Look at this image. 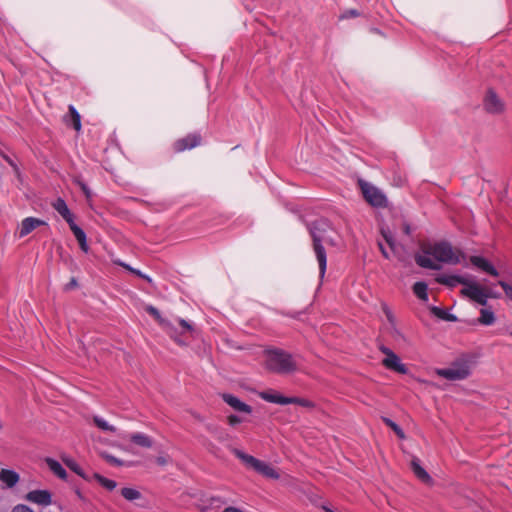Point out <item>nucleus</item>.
I'll return each instance as SVG.
<instances>
[{
	"label": "nucleus",
	"instance_id": "obj_19",
	"mask_svg": "<svg viewBox=\"0 0 512 512\" xmlns=\"http://www.w3.org/2000/svg\"><path fill=\"white\" fill-rule=\"evenodd\" d=\"M64 123L72 128H81V116L74 106H69L68 113L64 116Z\"/></svg>",
	"mask_w": 512,
	"mask_h": 512
},
{
	"label": "nucleus",
	"instance_id": "obj_25",
	"mask_svg": "<svg viewBox=\"0 0 512 512\" xmlns=\"http://www.w3.org/2000/svg\"><path fill=\"white\" fill-rule=\"evenodd\" d=\"M46 464L49 467V469L60 479L64 480L67 478L66 470L62 467V465L58 461L51 459V458H47Z\"/></svg>",
	"mask_w": 512,
	"mask_h": 512
},
{
	"label": "nucleus",
	"instance_id": "obj_20",
	"mask_svg": "<svg viewBox=\"0 0 512 512\" xmlns=\"http://www.w3.org/2000/svg\"><path fill=\"white\" fill-rule=\"evenodd\" d=\"M53 208L65 219L68 224H72V221L74 220L73 214L63 199H56V201L53 203Z\"/></svg>",
	"mask_w": 512,
	"mask_h": 512
},
{
	"label": "nucleus",
	"instance_id": "obj_27",
	"mask_svg": "<svg viewBox=\"0 0 512 512\" xmlns=\"http://www.w3.org/2000/svg\"><path fill=\"white\" fill-rule=\"evenodd\" d=\"M130 440L141 447H145V448L152 447V440L147 435H145L143 433L132 434L130 436Z\"/></svg>",
	"mask_w": 512,
	"mask_h": 512
},
{
	"label": "nucleus",
	"instance_id": "obj_30",
	"mask_svg": "<svg viewBox=\"0 0 512 512\" xmlns=\"http://www.w3.org/2000/svg\"><path fill=\"white\" fill-rule=\"evenodd\" d=\"M94 424L103 431H109V432H115L116 427L113 425H110L106 420H104L102 417L94 416L93 417Z\"/></svg>",
	"mask_w": 512,
	"mask_h": 512
},
{
	"label": "nucleus",
	"instance_id": "obj_14",
	"mask_svg": "<svg viewBox=\"0 0 512 512\" xmlns=\"http://www.w3.org/2000/svg\"><path fill=\"white\" fill-rule=\"evenodd\" d=\"M45 221L35 218V217H27L22 220L20 224V228L18 231V235L20 238L25 237L26 235L30 234L33 230L38 228L39 226L45 225Z\"/></svg>",
	"mask_w": 512,
	"mask_h": 512
},
{
	"label": "nucleus",
	"instance_id": "obj_45",
	"mask_svg": "<svg viewBox=\"0 0 512 512\" xmlns=\"http://www.w3.org/2000/svg\"><path fill=\"white\" fill-rule=\"evenodd\" d=\"M378 245H379V248H380V250H381L382 255H383L385 258H387V259H388V258H389V254H388L387 250L385 249V247L383 246V244H382V243H379Z\"/></svg>",
	"mask_w": 512,
	"mask_h": 512
},
{
	"label": "nucleus",
	"instance_id": "obj_41",
	"mask_svg": "<svg viewBox=\"0 0 512 512\" xmlns=\"http://www.w3.org/2000/svg\"><path fill=\"white\" fill-rule=\"evenodd\" d=\"M221 504H224V501L220 497H212L210 499L211 506H220Z\"/></svg>",
	"mask_w": 512,
	"mask_h": 512
},
{
	"label": "nucleus",
	"instance_id": "obj_7",
	"mask_svg": "<svg viewBox=\"0 0 512 512\" xmlns=\"http://www.w3.org/2000/svg\"><path fill=\"white\" fill-rule=\"evenodd\" d=\"M437 375L451 381L466 379L471 371L468 363L455 362L448 368H441L436 370Z\"/></svg>",
	"mask_w": 512,
	"mask_h": 512
},
{
	"label": "nucleus",
	"instance_id": "obj_51",
	"mask_svg": "<svg viewBox=\"0 0 512 512\" xmlns=\"http://www.w3.org/2000/svg\"><path fill=\"white\" fill-rule=\"evenodd\" d=\"M71 284H72V285H75V284H76V282H75V280H74V279L71 281Z\"/></svg>",
	"mask_w": 512,
	"mask_h": 512
},
{
	"label": "nucleus",
	"instance_id": "obj_3",
	"mask_svg": "<svg viewBox=\"0 0 512 512\" xmlns=\"http://www.w3.org/2000/svg\"><path fill=\"white\" fill-rule=\"evenodd\" d=\"M232 453L240 459L246 466L254 469L264 477L278 479L279 473L268 463L261 461L254 456L244 453L243 451L233 448Z\"/></svg>",
	"mask_w": 512,
	"mask_h": 512
},
{
	"label": "nucleus",
	"instance_id": "obj_21",
	"mask_svg": "<svg viewBox=\"0 0 512 512\" xmlns=\"http://www.w3.org/2000/svg\"><path fill=\"white\" fill-rule=\"evenodd\" d=\"M0 480L5 483L8 488H12L18 483L19 474L13 470L2 469L0 471Z\"/></svg>",
	"mask_w": 512,
	"mask_h": 512
},
{
	"label": "nucleus",
	"instance_id": "obj_40",
	"mask_svg": "<svg viewBox=\"0 0 512 512\" xmlns=\"http://www.w3.org/2000/svg\"><path fill=\"white\" fill-rule=\"evenodd\" d=\"M359 16V12L355 9L347 10L343 15L342 18H350V17H357Z\"/></svg>",
	"mask_w": 512,
	"mask_h": 512
},
{
	"label": "nucleus",
	"instance_id": "obj_47",
	"mask_svg": "<svg viewBox=\"0 0 512 512\" xmlns=\"http://www.w3.org/2000/svg\"><path fill=\"white\" fill-rule=\"evenodd\" d=\"M321 261H322V277H323L324 276V272H325V268H326V256H325V254L323 252H322Z\"/></svg>",
	"mask_w": 512,
	"mask_h": 512
},
{
	"label": "nucleus",
	"instance_id": "obj_1",
	"mask_svg": "<svg viewBox=\"0 0 512 512\" xmlns=\"http://www.w3.org/2000/svg\"><path fill=\"white\" fill-rule=\"evenodd\" d=\"M146 312L155 318V320L163 327V329L168 333V335L178 344L184 345L185 340L182 339L184 337L187 339L188 337H193L196 332L195 328L187 321L183 319H178V326L174 325L167 319H164L159 311L154 306H147L145 308Z\"/></svg>",
	"mask_w": 512,
	"mask_h": 512
},
{
	"label": "nucleus",
	"instance_id": "obj_15",
	"mask_svg": "<svg viewBox=\"0 0 512 512\" xmlns=\"http://www.w3.org/2000/svg\"><path fill=\"white\" fill-rule=\"evenodd\" d=\"M415 260L416 263L423 268L432 270H438L441 268L440 264L436 262L433 255L431 254V248H429L427 251H424L422 254L416 255Z\"/></svg>",
	"mask_w": 512,
	"mask_h": 512
},
{
	"label": "nucleus",
	"instance_id": "obj_44",
	"mask_svg": "<svg viewBox=\"0 0 512 512\" xmlns=\"http://www.w3.org/2000/svg\"><path fill=\"white\" fill-rule=\"evenodd\" d=\"M79 184H80L82 191L85 193V195L87 197H90V191H89L88 187L86 186V184H84L82 182H80Z\"/></svg>",
	"mask_w": 512,
	"mask_h": 512
},
{
	"label": "nucleus",
	"instance_id": "obj_11",
	"mask_svg": "<svg viewBox=\"0 0 512 512\" xmlns=\"http://www.w3.org/2000/svg\"><path fill=\"white\" fill-rule=\"evenodd\" d=\"M25 499L37 505L49 506L52 503V494L48 490H33L25 496Z\"/></svg>",
	"mask_w": 512,
	"mask_h": 512
},
{
	"label": "nucleus",
	"instance_id": "obj_2",
	"mask_svg": "<svg viewBox=\"0 0 512 512\" xmlns=\"http://www.w3.org/2000/svg\"><path fill=\"white\" fill-rule=\"evenodd\" d=\"M264 367L266 370L287 375L298 370V365L293 357L280 349H268L264 351Z\"/></svg>",
	"mask_w": 512,
	"mask_h": 512
},
{
	"label": "nucleus",
	"instance_id": "obj_32",
	"mask_svg": "<svg viewBox=\"0 0 512 512\" xmlns=\"http://www.w3.org/2000/svg\"><path fill=\"white\" fill-rule=\"evenodd\" d=\"M384 423L389 426L401 439L405 437L403 430L391 419L383 418Z\"/></svg>",
	"mask_w": 512,
	"mask_h": 512
},
{
	"label": "nucleus",
	"instance_id": "obj_26",
	"mask_svg": "<svg viewBox=\"0 0 512 512\" xmlns=\"http://www.w3.org/2000/svg\"><path fill=\"white\" fill-rule=\"evenodd\" d=\"M414 294L422 301H428V286L423 281H418L413 285Z\"/></svg>",
	"mask_w": 512,
	"mask_h": 512
},
{
	"label": "nucleus",
	"instance_id": "obj_31",
	"mask_svg": "<svg viewBox=\"0 0 512 512\" xmlns=\"http://www.w3.org/2000/svg\"><path fill=\"white\" fill-rule=\"evenodd\" d=\"M64 462L73 472H75L82 478L89 480V477L84 474L81 467L74 460H72L70 458H66V459H64Z\"/></svg>",
	"mask_w": 512,
	"mask_h": 512
},
{
	"label": "nucleus",
	"instance_id": "obj_10",
	"mask_svg": "<svg viewBox=\"0 0 512 512\" xmlns=\"http://www.w3.org/2000/svg\"><path fill=\"white\" fill-rule=\"evenodd\" d=\"M436 281L440 284H444L450 287H455L457 284H462L463 288L461 290H465L469 286V284L474 283L475 280H471L459 275L443 274L437 276Z\"/></svg>",
	"mask_w": 512,
	"mask_h": 512
},
{
	"label": "nucleus",
	"instance_id": "obj_46",
	"mask_svg": "<svg viewBox=\"0 0 512 512\" xmlns=\"http://www.w3.org/2000/svg\"><path fill=\"white\" fill-rule=\"evenodd\" d=\"M223 512H243L242 510H240L239 508H236V507H233V506H230V507H227L223 510Z\"/></svg>",
	"mask_w": 512,
	"mask_h": 512
},
{
	"label": "nucleus",
	"instance_id": "obj_35",
	"mask_svg": "<svg viewBox=\"0 0 512 512\" xmlns=\"http://www.w3.org/2000/svg\"><path fill=\"white\" fill-rule=\"evenodd\" d=\"M381 233H382L384 239L386 240L387 244L390 246V248L394 249L395 243H394L392 234L389 231H386L385 229H382Z\"/></svg>",
	"mask_w": 512,
	"mask_h": 512
},
{
	"label": "nucleus",
	"instance_id": "obj_37",
	"mask_svg": "<svg viewBox=\"0 0 512 512\" xmlns=\"http://www.w3.org/2000/svg\"><path fill=\"white\" fill-rule=\"evenodd\" d=\"M227 421H228V423L231 426H234V425L239 424L240 422H242V418H240L237 415H230V416L227 417Z\"/></svg>",
	"mask_w": 512,
	"mask_h": 512
},
{
	"label": "nucleus",
	"instance_id": "obj_4",
	"mask_svg": "<svg viewBox=\"0 0 512 512\" xmlns=\"http://www.w3.org/2000/svg\"><path fill=\"white\" fill-rule=\"evenodd\" d=\"M461 295L482 306H486L489 299H498L501 296L500 293L487 289L476 281L470 283L465 290H461Z\"/></svg>",
	"mask_w": 512,
	"mask_h": 512
},
{
	"label": "nucleus",
	"instance_id": "obj_36",
	"mask_svg": "<svg viewBox=\"0 0 512 512\" xmlns=\"http://www.w3.org/2000/svg\"><path fill=\"white\" fill-rule=\"evenodd\" d=\"M498 285L502 287L506 296L512 300V286L505 281H499Z\"/></svg>",
	"mask_w": 512,
	"mask_h": 512
},
{
	"label": "nucleus",
	"instance_id": "obj_17",
	"mask_svg": "<svg viewBox=\"0 0 512 512\" xmlns=\"http://www.w3.org/2000/svg\"><path fill=\"white\" fill-rule=\"evenodd\" d=\"M199 141H200V139L198 138V136L195 134H192V135H188L187 137H185L183 139H179L178 141H176L174 147L177 152H181V151H184L185 149H191V148L197 146L199 144Z\"/></svg>",
	"mask_w": 512,
	"mask_h": 512
},
{
	"label": "nucleus",
	"instance_id": "obj_23",
	"mask_svg": "<svg viewBox=\"0 0 512 512\" xmlns=\"http://www.w3.org/2000/svg\"><path fill=\"white\" fill-rule=\"evenodd\" d=\"M69 227L71 231L73 232L75 238L77 239L80 248L87 253L89 250V247L86 242V234L85 232L75 224L74 220L72 221V224H69Z\"/></svg>",
	"mask_w": 512,
	"mask_h": 512
},
{
	"label": "nucleus",
	"instance_id": "obj_29",
	"mask_svg": "<svg viewBox=\"0 0 512 512\" xmlns=\"http://www.w3.org/2000/svg\"><path fill=\"white\" fill-rule=\"evenodd\" d=\"M120 492H121V495L127 501H136V500H140L142 498L141 492L134 488L124 487L121 489Z\"/></svg>",
	"mask_w": 512,
	"mask_h": 512
},
{
	"label": "nucleus",
	"instance_id": "obj_50",
	"mask_svg": "<svg viewBox=\"0 0 512 512\" xmlns=\"http://www.w3.org/2000/svg\"><path fill=\"white\" fill-rule=\"evenodd\" d=\"M299 400H300V402H298L297 404L308 405V403L305 400H302V399H299Z\"/></svg>",
	"mask_w": 512,
	"mask_h": 512
},
{
	"label": "nucleus",
	"instance_id": "obj_22",
	"mask_svg": "<svg viewBox=\"0 0 512 512\" xmlns=\"http://www.w3.org/2000/svg\"><path fill=\"white\" fill-rule=\"evenodd\" d=\"M69 227L71 231L73 232L75 238L77 239L80 248L87 253L89 250V247L86 242V234L85 232L75 224L74 220L72 221V224H69Z\"/></svg>",
	"mask_w": 512,
	"mask_h": 512
},
{
	"label": "nucleus",
	"instance_id": "obj_8",
	"mask_svg": "<svg viewBox=\"0 0 512 512\" xmlns=\"http://www.w3.org/2000/svg\"><path fill=\"white\" fill-rule=\"evenodd\" d=\"M379 350L385 355V357L382 359V365L386 369L395 371L399 374L408 373V368L404 363H402L401 358L390 348L381 345L379 346Z\"/></svg>",
	"mask_w": 512,
	"mask_h": 512
},
{
	"label": "nucleus",
	"instance_id": "obj_16",
	"mask_svg": "<svg viewBox=\"0 0 512 512\" xmlns=\"http://www.w3.org/2000/svg\"><path fill=\"white\" fill-rule=\"evenodd\" d=\"M470 262L472 263V265H474L478 269L488 273L489 275H492L495 277L498 276L497 269L486 258H484L482 256H471Z\"/></svg>",
	"mask_w": 512,
	"mask_h": 512
},
{
	"label": "nucleus",
	"instance_id": "obj_48",
	"mask_svg": "<svg viewBox=\"0 0 512 512\" xmlns=\"http://www.w3.org/2000/svg\"><path fill=\"white\" fill-rule=\"evenodd\" d=\"M156 461L159 465H162V466L167 463V461L164 457H158Z\"/></svg>",
	"mask_w": 512,
	"mask_h": 512
},
{
	"label": "nucleus",
	"instance_id": "obj_42",
	"mask_svg": "<svg viewBox=\"0 0 512 512\" xmlns=\"http://www.w3.org/2000/svg\"><path fill=\"white\" fill-rule=\"evenodd\" d=\"M113 263L116 264V265H119L123 268H125L126 270L130 271V269H133L130 265L118 260V259H115L113 260Z\"/></svg>",
	"mask_w": 512,
	"mask_h": 512
},
{
	"label": "nucleus",
	"instance_id": "obj_24",
	"mask_svg": "<svg viewBox=\"0 0 512 512\" xmlns=\"http://www.w3.org/2000/svg\"><path fill=\"white\" fill-rule=\"evenodd\" d=\"M411 467L418 479L426 484H430L432 482V478L426 472V470L420 465V461L418 459H413L411 462Z\"/></svg>",
	"mask_w": 512,
	"mask_h": 512
},
{
	"label": "nucleus",
	"instance_id": "obj_38",
	"mask_svg": "<svg viewBox=\"0 0 512 512\" xmlns=\"http://www.w3.org/2000/svg\"><path fill=\"white\" fill-rule=\"evenodd\" d=\"M130 272H131V273H133V274H135V275H137L138 277H141V278L145 279V280H146V281H148L149 283H151V282H152V279H151L149 276H147V275L143 274L140 270H137V269H130Z\"/></svg>",
	"mask_w": 512,
	"mask_h": 512
},
{
	"label": "nucleus",
	"instance_id": "obj_43",
	"mask_svg": "<svg viewBox=\"0 0 512 512\" xmlns=\"http://www.w3.org/2000/svg\"><path fill=\"white\" fill-rule=\"evenodd\" d=\"M3 157L13 167L15 172L18 173V168H17L16 164L8 156L4 155Z\"/></svg>",
	"mask_w": 512,
	"mask_h": 512
},
{
	"label": "nucleus",
	"instance_id": "obj_9",
	"mask_svg": "<svg viewBox=\"0 0 512 512\" xmlns=\"http://www.w3.org/2000/svg\"><path fill=\"white\" fill-rule=\"evenodd\" d=\"M483 105L487 112L493 114L501 113L505 108L503 100L492 89L487 91Z\"/></svg>",
	"mask_w": 512,
	"mask_h": 512
},
{
	"label": "nucleus",
	"instance_id": "obj_6",
	"mask_svg": "<svg viewBox=\"0 0 512 512\" xmlns=\"http://www.w3.org/2000/svg\"><path fill=\"white\" fill-rule=\"evenodd\" d=\"M431 248V254L437 263L443 262L448 264H457L460 262L459 255L453 250L449 243L441 242L437 243Z\"/></svg>",
	"mask_w": 512,
	"mask_h": 512
},
{
	"label": "nucleus",
	"instance_id": "obj_18",
	"mask_svg": "<svg viewBox=\"0 0 512 512\" xmlns=\"http://www.w3.org/2000/svg\"><path fill=\"white\" fill-rule=\"evenodd\" d=\"M496 322V316L491 307L484 306L480 309V316L477 323L484 326H491Z\"/></svg>",
	"mask_w": 512,
	"mask_h": 512
},
{
	"label": "nucleus",
	"instance_id": "obj_52",
	"mask_svg": "<svg viewBox=\"0 0 512 512\" xmlns=\"http://www.w3.org/2000/svg\"><path fill=\"white\" fill-rule=\"evenodd\" d=\"M509 334L512 336V330H511V331H509Z\"/></svg>",
	"mask_w": 512,
	"mask_h": 512
},
{
	"label": "nucleus",
	"instance_id": "obj_33",
	"mask_svg": "<svg viewBox=\"0 0 512 512\" xmlns=\"http://www.w3.org/2000/svg\"><path fill=\"white\" fill-rule=\"evenodd\" d=\"M101 457L105 459L109 464L115 465V466H122L124 465V462L106 452L101 453Z\"/></svg>",
	"mask_w": 512,
	"mask_h": 512
},
{
	"label": "nucleus",
	"instance_id": "obj_13",
	"mask_svg": "<svg viewBox=\"0 0 512 512\" xmlns=\"http://www.w3.org/2000/svg\"><path fill=\"white\" fill-rule=\"evenodd\" d=\"M223 401L229 405L232 409L238 412L250 414L252 412V407L248 404L242 402L239 398L232 394L224 393L222 394Z\"/></svg>",
	"mask_w": 512,
	"mask_h": 512
},
{
	"label": "nucleus",
	"instance_id": "obj_28",
	"mask_svg": "<svg viewBox=\"0 0 512 512\" xmlns=\"http://www.w3.org/2000/svg\"><path fill=\"white\" fill-rule=\"evenodd\" d=\"M92 478L109 491L114 490L117 486V483L114 480L108 479L98 473H93Z\"/></svg>",
	"mask_w": 512,
	"mask_h": 512
},
{
	"label": "nucleus",
	"instance_id": "obj_39",
	"mask_svg": "<svg viewBox=\"0 0 512 512\" xmlns=\"http://www.w3.org/2000/svg\"><path fill=\"white\" fill-rule=\"evenodd\" d=\"M12 512H33V510L25 505H17L16 507H14Z\"/></svg>",
	"mask_w": 512,
	"mask_h": 512
},
{
	"label": "nucleus",
	"instance_id": "obj_12",
	"mask_svg": "<svg viewBox=\"0 0 512 512\" xmlns=\"http://www.w3.org/2000/svg\"><path fill=\"white\" fill-rule=\"evenodd\" d=\"M259 396L261 399H263L267 402L280 404V405H287V404L300 402L299 398L285 397V396H282V395H280L276 392H272V391H263V392L259 393Z\"/></svg>",
	"mask_w": 512,
	"mask_h": 512
},
{
	"label": "nucleus",
	"instance_id": "obj_34",
	"mask_svg": "<svg viewBox=\"0 0 512 512\" xmlns=\"http://www.w3.org/2000/svg\"><path fill=\"white\" fill-rule=\"evenodd\" d=\"M311 235L313 237V246H314L315 255H316L318 262L320 263V239L318 238L316 232L312 229H311Z\"/></svg>",
	"mask_w": 512,
	"mask_h": 512
},
{
	"label": "nucleus",
	"instance_id": "obj_49",
	"mask_svg": "<svg viewBox=\"0 0 512 512\" xmlns=\"http://www.w3.org/2000/svg\"><path fill=\"white\" fill-rule=\"evenodd\" d=\"M386 315H387L388 320L393 324L394 317H393L392 313L389 310H386Z\"/></svg>",
	"mask_w": 512,
	"mask_h": 512
},
{
	"label": "nucleus",
	"instance_id": "obj_5",
	"mask_svg": "<svg viewBox=\"0 0 512 512\" xmlns=\"http://www.w3.org/2000/svg\"><path fill=\"white\" fill-rule=\"evenodd\" d=\"M364 199L373 207H386L387 198L385 194L373 184L364 180H359Z\"/></svg>",
	"mask_w": 512,
	"mask_h": 512
}]
</instances>
